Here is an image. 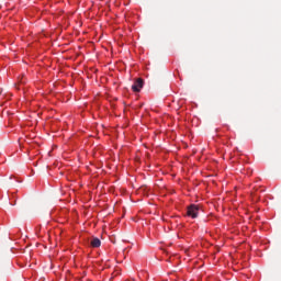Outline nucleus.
Instances as JSON below:
<instances>
[{"label": "nucleus", "mask_w": 281, "mask_h": 281, "mask_svg": "<svg viewBox=\"0 0 281 281\" xmlns=\"http://www.w3.org/2000/svg\"><path fill=\"white\" fill-rule=\"evenodd\" d=\"M199 212H201V206L196 204H191L187 209V216L191 218H198Z\"/></svg>", "instance_id": "obj_1"}, {"label": "nucleus", "mask_w": 281, "mask_h": 281, "mask_svg": "<svg viewBox=\"0 0 281 281\" xmlns=\"http://www.w3.org/2000/svg\"><path fill=\"white\" fill-rule=\"evenodd\" d=\"M143 88H144V79L142 78L136 79L134 85L132 86V90L134 91V93H139Z\"/></svg>", "instance_id": "obj_2"}, {"label": "nucleus", "mask_w": 281, "mask_h": 281, "mask_svg": "<svg viewBox=\"0 0 281 281\" xmlns=\"http://www.w3.org/2000/svg\"><path fill=\"white\" fill-rule=\"evenodd\" d=\"M90 245L91 247L98 248L100 247V245H102V241L100 240V238L94 237L90 240Z\"/></svg>", "instance_id": "obj_3"}]
</instances>
